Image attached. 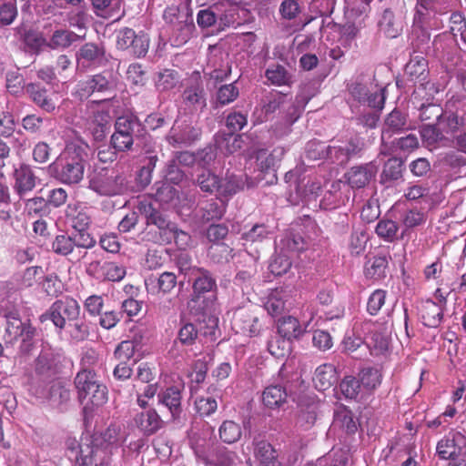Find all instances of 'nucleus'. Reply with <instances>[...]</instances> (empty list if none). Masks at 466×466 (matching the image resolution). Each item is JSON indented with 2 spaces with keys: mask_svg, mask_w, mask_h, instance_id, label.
<instances>
[{
  "mask_svg": "<svg viewBox=\"0 0 466 466\" xmlns=\"http://www.w3.org/2000/svg\"><path fill=\"white\" fill-rule=\"evenodd\" d=\"M88 145L81 139L66 144L63 154L48 166V173L66 185H76L84 178Z\"/></svg>",
  "mask_w": 466,
  "mask_h": 466,
  "instance_id": "obj_1",
  "label": "nucleus"
},
{
  "mask_svg": "<svg viewBox=\"0 0 466 466\" xmlns=\"http://www.w3.org/2000/svg\"><path fill=\"white\" fill-rule=\"evenodd\" d=\"M190 2H178L167 6L163 18L170 26L169 40L172 46H180L193 35L195 24Z\"/></svg>",
  "mask_w": 466,
  "mask_h": 466,
  "instance_id": "obj_2",
  "label": "nucleus"
},
{
  "mask_svg": "<svg viewBox=\"0 0 466 466\" xmlns=\"http://www.w3.org/2000/svg\"><path fill=\"white\" fill-rule=\"evenodd\" d=\"M74 384L77 399L84 405L85 413L93 407H101L107 401V388L94 370H80L74 379Z\"/></svg>",
  "mask_w": 466,
  "mask_h": 466,
  "instance_id": "obj_3",
  "label": "nucleus"
},
{
  "mask_svg": "<svg viewBox=\"0 0 466 466\" xmlns=\"http://www.w3.org/2000/svg\"><path fill=\"white\" fill-rule=\"evenodd\" d=\"M88 188L101 197L121 196L127 190V181L122 172L102 167L94 170L89 176Z\"/></svg>",
  "mask_w": 466,
  "mask_h": 466,
  "instance_id": "obj_4",
  "label": "nucleus"
},
{
  "mask_svg": "<svg viewBox=\"0 0 466 466\" xmlns=\"http://www.w3.org/2000/svg\"><path fill=\"white\" fill-rule=\"evenodd\" d=\"M192 301L205 310L213 309L217 302L218 285L214 274L204 268L194 269Z\"/></svg>",
  "mask_w": 466,
  "mask_h": 466,
  "instance_id": "obj_5",
  "label": "nucleus"
},
{
  "mask_svg": "<svg viewBox=\"0 0 466 466\" xmlns=\"http://www.w3.org/2000/svg\"><path fill=\"white\" fill-rule=\"evenodd\" d=\"M139 118L133 115H123L115 121V131L110 137L111 147L119 152H128L133 149L134 137L141 127Z\"/></svg>",
  "mask_w": 466,
  "mask_h": 466,
  "instance_id": "obj_6",
  "label": "nucleus"
},
{
  "mask_svg": "<svg viewBox=\"0 0 466 466\" xmlns=\"http://www.w3.org/2000/svg\"><path fill=\"white\" fill-rule=\"evenodd\" d=\"M81 308L79 303L71 297H65L55 301L49 309L39 317L41 322L50 319L56 328L62 330L67 324L79 319Z\"/></svg>",
  "mask_w": 466,
  "mask_h": 466,
  "instance_id": "obj_7",
  "label": "nucleus"
},
{
  "mask_svg": "<svg viewBox=\"0 0 466 466\" xmlns=\"http://www.w3.org/2000/svg\"><path fill=\"white\" fill-rule=\"evenodd\" d=\"M118 77L113 70L106 69L88 76L77 85L76 94L83 100L94 94H113L117 87Z\"/></svg>",
  "mask_w": 466,
  "mask_h": 466,
  "instance_id": "obj_8",
  "label": "nucleus"
},
{
  "mask_svg": "<svg viewBox=\"0 0 466 466\" xmlns=\"http://www.w3.org/2000/svg\"><path fill=\"white\" fill-rule=\"evenodd\" d=\"M263 310L255 305L242 307L234 312L232 329L236 333L257 337L263 330Z\"/></svg>",
  "mask_w": 466,
  "mask_h": 466,
  "instance_id": "obj_9",
  "label": "nucleus"
},
{
  "mask_svg": "<svg viewBox=\"0 0 466 466\" xmlns=\"http://www.w3.org/2000/svg\"><path fill=\"white\" fill-rule=\"evenodd\" d=\"M202 130L189 117L177 118L167 136V142L173 146L189 147L201 137Z\"/></svg>",
  "mask_w": 466,
  "mask_h": 466,
  "instance_id": "obj_10",
  "label": "nucleus"
},
{
  "mask_svg": "<svg viewBox=\"0 0 466 466\" xmlns=\"http://www.w3.org/2000/svg\"><path fill=\"white\" fill-rule=\"evenodd\" d=\"M365 76L361 74L358 76L353 89L351 90V96L360 106H367L370 108L383 109L385 104V88L378 91H370L364 83Z\"/></svg>",
  "mask_w": 466,
  "mask_h": 466,
  "instance_id": "obj_11",
  "label": "nucleus"
},
{
  "mask_svg": "<svg viewBox=\"0 0 466 466\" xmlns=\"http://www.w3.org/2000/svg\"><path fill=\"white\" fill-rule=\"evenodd\" d=\"M296 289L292 285L279 286L276 288L268 298L265 309L268 314L278 316L283 313L292 305V298Z\"/></svg>",
  "mask_w": 466,
  "mask_h": 466,
  "instance_id": "obj_12",
  "label": "nucleus"
},
{
  "mask_svg": "<svg viewBox=\"0 0 466 466\" xmlns=\"http://www.w3.org/2000/svg\"><path fill=\"white\" fill-rule=\"evenodd\" d=\"M25 92L33 103L42 111L55 114L59 110L56 96L38 83H30L25 86Z\"/></svg>",
  "mask_w": 466,
  "mask_h": 466,
  "instance_id": "obj_13",
  "label": "nucleus"
},
{
  "mask_svg": "<svg viewBox=\"0 0 466 466\" xmlns=\"http://www.w3.org/2000/svg\"><path fill=\"white\" fill-rule=\"evenodd\" d=\"M238 271L234 277L233 283L241 289L251 285L252 279L257 274V258L248 252H239Z\"/></svg>",
  "mask_w": 466,
  "mask_h": 466,
  "instance_id": "obj_14",
  "label": "nucleus"
},
{
  "mask_svg": "<svg viewBox=\"0 0 466 466\" xmlns=\"http://www.w3.org/2000/svg\"><path fill=\"white\" fill-rule=\"evenodd\" d=\"M186 105L199 108L201 111L207 106V94L200 76L190 78L182 94Z\"/></svg>",
  "mask_w": 466,
  "mask_h": 466,
  "instance_id": "obj_15",
  "label": "nucleus"
},
{
  "mask_svg": "<svg viewBox=\"0 0 466 466\" xmlns=\"http://www.w3.org/2000/svg\"><path fill=\"white\" fill-rule=\"evenodd\" d=\"M319 415V405L309 400H302L298 405L295 416V428L307 431L316 423Z\"/></svg>",
  "mask_w": 466,
  "mask_h": 466,
  "instance_id": "obj_16",
  "label": "nucleus"
},
{
  "mask_svg": "<svg viewBox=\"0 0 466 466\" xmlns=\"http://www.w3.org/2000/svg\"><path fill=\"white\" fill-rule=\"evenodd\" d=\"M13 177L15 179L14 189L20 198L35 187L37 177L32 167L26 163H21L18 167L15 168Z\"/></svg>",
  "mask_w": 466,
  "mask_h": 466,
  "instance_id": "obj_17",
  "label": "nucleus"
},
{
  "mask_svg": "<svg viewBox=\"0 0 466 466\" xmlns=\"http://www.w3.org/2000/svg\"><path fill=\"white\" fill-rule=\"evenodd\" d=\"M247 182V175L236 174L228 169L224 177H219L218 196L225 198L227 202L228 198L243 190Z\"/></svg>",
  "mask_w": 466,
  "mask_h": 466,
  "instance_id": "obj_18",
  "label": "nucleus"
},
{
  "mask_svg": "<svg viewBox=\"0 0 466 466\" xmlns=\"http://www.w3.org/2000/svg\"><path fill=\"white\" fill-rule=\"evenodd\" d=\"M111 116L108 111H96L88 122L87 131L96 142H103L111 130Z\"/></svg>",
  "mask_w": 466,
  "mask_h": 466,
  "instance_id": "obj_19",
  "label": "nucleus"
},
{
  "mask_svg": "<svg viewBox=\"0 0 466 466\" xmlns=\"http://www.w3.org/2000/svg\"><path fill=\"white\" fill-rule=\"evenodd\" d=\"M136 426L146 436H151L164 427V420L155 409H147L134 417Z\"/></svg>",
  "mask_w": 466,
  "mask_h": 466,
  "instance_id": "obj_20",
  "label": "nucleus"
},
{
  "mask_svg": "<svg viewBox=\"0 0 466 466\" xmlns=\"http://www.w3.org/2000/svg\"><path fill=\"white\" fill-rule=\"evenodd\" d=\"M227 203L220 199H208L200 204L196 210L195 217L201 223L220 220L226 213Z\"/></svg>",
  "mask_w": 466,
  "mask_h": 466,
  "instance_id": "obj_21",
  "label": "nucleus"
},
{
  "mask_svg": "<svg viewBox=\"0 0 466 466\" xmlns=\"http://www.w3.org/2000/svg\"><path fill=\"white\" fill-rule=\"evenodd\" d=\"M52 251L56 255L67 257L70 256L71 261H80L88 257V253L86 251L76 252L74 247V240L70 235L67 234H60L56 236L54 240L52 241Z\"/></svg>",
  "mask_w": 466,
  "mask_h": 466,
  "instance_id": "obj_22",
  "label": "nucleus"
},
{
  "mask_svg": "<svg viewBox=\"0 0 466 466\" xmlns=\"http://www.w3.org/2000/svg\"><path fill=\"white\" fill-rule=\"evenodd\" d=\"M137 208L146 220L147 226H155L158 229L167 228L171 220L153 203L147 201H140Z\"/></svg>",
  "mask_w": 466,
  "mask_h": 466,
  "instance_id": "obj_23",
  "label": "nucleus"
},
{
  "mask_svg": "<svg viewBox=\"0 0 466 466\" xmlns=\"http://www.w3.org/2000/svg\"><path fill=\"white\" fill-rule=\"evenodd\" d=\"M380 374L379 370L373 368H365L360 370L357 379L356 386H354L355 378H351V399H356L361 388L367 391L372 390L377 385L380 383Z\"/></svg>",
  "mask_w": 466,
  "mask_h": 466,
  "instance_id": "obj_24",
  "label": "nucleus"
},
{
  "mask_svg": "<svg viewBox=\"0 0 466 466\" xmlns=\"http://www.w3.org/2000/svg\"><path fill=\"white\" fill-rule=\"evenodd\" d=\"M155 198L167 208H176L180 203V192L168 182H157L155 184Z\"/></svg>",
  "mask_w": 466,
  "mask_h": 466,
  "instance_id": "obj_25",
  "label": "nucleus"
},
{
  "mask_svg": "<svg viewBox=\"0 0 466 466\" xmlns=\"http://www.w3.org/2000/svg\"><path fill=\"white\" fill-rule=\"evenodd\" d=\"M287 387L281 383L270 384L262 392V402L268 409L282 407L288 399Z\"/></svg>",
  "mask_w": 466,
  "mask_h": 466,
  "instance_id": "obj_26",
  "label": "nucleus"
},
{
  "mask_svg": "<svg viewBox=\"0 0 466 466\" xmlns=\"http://www.w3.org/2000/svg\"><path fill=\"white\" fill-rule=\"evenodd\" d=\"M106 50L103 45L86 43L76 52L78 63L83 65H101L106 61Z\"/></svg>",
  "mask_w": 466,
  "mask_h": 466,
  "instance_id": "obj_27",
  "label": "nucleus"
},
{
  "mask_svg": "<svg viewBox=\"0 0 466 466\" xmlns=\"http://www.w3.org/2000/svg\"><path fill=\"white\" fill-rule=\"evenodd\" d=\"M42 397L46 399L53 408L63 412L67 408L71 393L70 390L63 384L60 382H55L49 386L46 394Z\"/></svg>",
  "mask_w": 466,
  "mask_h": 466,
  "instance_id": "obj_28",
  "label": "nucleus"
},
{
  "mask_svg": "<svg viewBox=\"0 0 466 466\" xmlns=\"http://www.w3.org/2000/svg\"><path fill=\"white\" fill-rule=\"evenodd\" d=\"M158 402L165 405L170 411L173 420H178L182 413L181 391L176 386L167 388L157 394Z\"/></svg>",
  "mask_w": 466,
  "mask_h": 466,
  "instance_id": "obj_29",
  "label": "nucleus"
},
{
  "mask_svg": "<svg viewBox=\"0 0 466 466\" xmlns=\"http://www.w3.org/2000/svg\"><path fill=\"white\" fill-rule=\"evenodd\" d=\"M408 81L424 86L428 77L427 62L421 56H413L405 66Z\"/></svg>",
  "mask_w": 466,
  "mask_h": 466,
  "instance_id": "obj_30",
  "label": "nucleus"
},
{
  "mask_svg": "<svg viewBox=\"0 0 466 466\" xmlns=\"http://www.w3.org/2000/svg\"><path fill=\"white\" fill-rule=\"evenodd\" d=\"M309 87V86L301 87L299 93L296 96L294 103L287 110L285 121L288 125V132H290V127L299 118L304 107L313 96L308 90Z\"/></svg>",
  "mask_w": 466,
  "mask_h": 466,
  "instance_id": "obj_31",
  "label": "nucleus"
},
{
  "mask_svg": "<svg viewBox=\"0 0 466 466\" xmlns=\"http://www.w3.org/2000/svg\"><path fill=\"white\" fill-rule=\"evenodd\" d=\"M277 329L278 334L288 341L299 339L305 333V329L301 328L299 321L292 316L279 319Z\"/></svg>",
  "mask_w": 466,
  "mask_h": 466,
  "instance_id": "obj_32",
  "label": "nucleus"
},
{
  "mask_svg": "<svg viewBox=\"0 0 466 466\" xmlns=\"http://www.w3.org/2000/svg\"><path fill=\"white\" fill-rule=\"evenodd\" d=\"M254 454L258 466H283L278 459L277 451L266 441H254Z\"/></svg>",
  "mask_w": 466,
  "mask_h": 466,
  "instance_id": "obj_33",
  "label": "nucleus"
},
{
  "mask_svg": "<svg viewBox=\"0 0 466 466\" xmlns=\"http://www.w3.org/2000/svg\"><path fill=\"white\" fill-rule=\"evenodd\" d=\"M408 129L407 116L400 110L395 108L385 118L381 137L382 139H384L386 136L390 137L392 133L401 132Z\"/></svg>",
  "mask_w": 466,
  "mask_h": 466,
  "instance_id": "obj_34",
  "label": "nucleus"
},
{
  "mask_svg": "<svg viewBox=\"0 0 466 466\" xmlns=\"http://www.w3.org/2000/svg\"><path fill=\"white\" fill-rule=\"evenodd\" d=\"M16 35L18 39L32 52H38L43 46H47L48 42L37 30L19 26L16 28Z\"/></svg>",
  "mask_w": 466,
  "mask_h": 466,
  "instance_id": "obj_35",
  "label": "nucleus"
},
{
  "mask_svg": "<svg viewBox=\"0 0 466 466\" xmlns=\"http://www.w3.org/2000/svg\"><path fill=\"white\" fill-rule=\"evenodd\" d=\"M202 311V319H198L196 323L198 327V336L210 338V340L216 339V332L218 327V319L212 314L215 310V308L210 310H205L203 307H199Z\"/></svg>",
  "mask_w": 466,
  "mask_h": 466,
  "instance_id": "obj_36",
  "label": "nucleus"
},
{
  "mask_svg": "<svg viewBox=\"0 0 466 466\" xmlns=\"http://www.w3.org/2000/svg\"><path fill=\"white\" fill-rule=\"evenodd\" d=\"M381 110L369 107L360 112L355 117V129L367 131L368 134L372 135V130L377 127L380 120Z\"/></svg>",
  "mask_w": 466,
  "mask_h": 466,
  "instance_id": "obj_37",
  "label": "nucleus"
},
{
  "mask_svg": "<svg viewBox=\"0 0 466 466\" xmlns=\"http://www.w3.org/2000/svg\"><path fill=\"white\" fill-rule=\"evenodd\" d=\"M376 173L375 166L370 162L351 167V188H361L369 184Z\"/></svg>",
  "mask_w": 466,
  "mask_h": 466,
  "instance_id": "obj_38",
  "label": "nucleus"
},
{
  "mask_svg": "<svg viewBox=\"0 0 466 466\" xmlns=\"http://www.w3.org/2000/svg\"><path fill=\"white\" fill-rule=\"evenodd\" d=\"M335 380V369L329 364L318 367L312 378L313 384L319 391H324L329 389Z\"/></svg>",
  "mask_w": 466,
  "mask_h": 466,
  "instance_id": "obj_39",
  "label": "nucleus"
},
{
  "mask_svg": "<svg viewBox=\"0 0 466 466\" xmlns=\"http://www.w3.org/2000/svg\"><path fill=\"white\" fill-rule=\"evenodd\" d=\"M4 317L6 319L5 335L8 337L9 341L19 338L25 328L27 326L20 319L18 310H4Z\"/></svg>",
  "mask_w": 466,
  "mask_h": 466,
  "instance_id": "obj_40",
  "label": "nucleus"
},
{
  "mask_svg": "<svg viewBox=\"0 0 466 466\" xmlns=\"http://www.w3.org/2000/svg\"><path fill=\"white\" fill-rule=\"evenodd\" d=\"M93 8L97 16L116 21L124 15L121 2H92Z\"/></svg>",
  "mask_w": 466,
  "mask_h": 466,
  "instance_id": "obj_41",
  "label": "nucleus"
},
{
  "mask_svg": "<svg viewBox=\"0 0 466 466\" xmlns=\"http://www.w3.org/2000/svg\"><path fill=\"white\" fill-rule=\"evenodd\" d=\"M267 79L275 86H290L293 75L281 65H273L265 71Z\"/></svg>",
  "mask_w": 466,
  "mask_h": 466,
  "instance_id": "obj_42",
  "label": "nucleus"
},
{
  "mask_svg": "<svg viewBox=\"0 0 466 466\" xmlns=\"http://www.w3.org/2000/svg\"><path fill=\"white\" fill-rule=\"evenodd\" d=\"M85 37V34L78 35L68 30H56L48 42L47 46L55 48H66L73 43Z\"/></svg>",
  "mask_w": 466,
  "mask_h": 466,
  "instance_id": "obj_43",
  "label": "nucleus"
},
{
  "mask_svg": "<svg viewBox=\"0 0 466 466\" xmlns=\"http://www.w3.org/2000/svg\"><path fill=\"white\" fill-rule=\"evenodd\" d=\"M195 184L198 186L203 192L218 194L219 177L208 168L204 169L201 173L197 175Z\"/></svg>",
  "mask_w": 466,
  "mask_h": 466,
  "instance_id": "obj_44",
  "label": "nucleus"
},
{
  "mask_svg": "<svg viewBox=\"0 0 466 466\" xmlns=\"http://www.w3.org/2000/svg\"><path fill=\"white\" fill-rule=\"evenodd\" d=\"M442 317V310L437 303L428 300L423 306L421 318L425 326L429 328H437L440 325Z\"/></svg>",
  "mask_w": 466,
  "mask_h": 466,
  "instance_id": "obj_45",
  "label": "nucleus"
},
{
  "mask_svg": "<svg viewBox=\"0 0 466 466\" xmlns=\"http://www.w3.org/2000/svg\"><path fill=\"white\" fill-rule=\"evenodd\" d=\"M388 259L385 256L374 257L365 264L364 273L369 279H380L386 277Z\"/></svg>",
  "mask_w": 466,
  "mask_h": 466,
  "instance_id": "obj_46",
  "label": "nucleus"
},
{
  "mask_svg": "<svg viewBox=\"0 0 466 466\" xmlns=\"http://www.w3.org/2000/svg\"><path fill=\"white\" fill-rule=\"evenodd\" d=\"M219 439L228 444L237 442L242 435L241 427L233 420H224L218 429Z\"/></svg>",
  "mask_w": 466,
  "mask_h": 466,
  "instance_id": "obj_47",
  "label": "nucleus"
},
{
  "mask_svg": "<svg viewBox=\"0 0 466 466\" xmlns=\"http://www.w3.org/2000/svg\"><path fill=\"white\" fill-rule=\"evenodd\" d=\"M208 66L212 69L226 68V71L231 72V64L228 53L216 46H210Z\"/></svg>",
  "mask_w": 466,
  "mask_h": 466,
  "instance_id": "obj_48",
  "label": "nucleus"
},
{
  "mask_svg": "<svg viewBox=\"0 0 466 466\" xmlns=\"http://www.w3.org/2000/svg\"><path fill=\"white\" fill-rule=\"evenodd\" d=\"M350 449H340L335 451L333 456L319 458L314 463H308L305 466H348Z\"/></svg>",
  "mask_w": 466,
  "mask_h": 466,
  "instance_id": "obj_49",
  "label": "nucleus"
},
{
  "mask_svg": "<svg viewBox=\"0 0 466 466\" xmlns=\"http://www.w3.org/2000/svg\"><path fill=\"white\" fill-rule=\"evenodd\" d=\"M403 161L398 157H391L388 159L381 173V179L383 181H394L402 177Z\"/></svg>",
  "mask_w": 466,
  "mask_h": 466,
  "instance_id": "obj_50",
  "label": "nucleus"
},
{
  "mask_svg": "<svg viewBox=\"0 0 466 466\" xmlns=\"http://www.w3.org/2000/svg\"><path fill=\"white\" fill-rule=\"evenodd\" d=\"M463 438L464 437L461 433H457L453 439H445L440 441L437 445L438 455L444 460H455L459 455L457 452L455 441L458 439Z\"/></svg>",
  "mask_w": 466,
  "mask_h": 466,
  "instance_id": "obj_51",
  "label": "nucleus"
},
{
  "mask_svg": "<svg viewBox=\"0 0 466 466\" xmlns=\"http://www.w3.org/2000/svg\"><path fill=\"white\" fill-rule=\"evenodd\" d=\"M237 459L234 451L225 447H218L209 458V463L214 466H233Z\"/></svg>",
  "mask_w": 466,
  "mask_h": 466,
  "instance_id": "obj_52",
  "label": "nucleus"
},
{
  "mask_svg": "<svg viewBox=\"0 0 466 466\" xmlns=\"http://www.w3.org/2000/svg\"><path fill=\"white\" fill-rule=\"evenodd\" d=\"M420 119L423 123L441 124L443 109L436 104L422 105L420 108Z\"/></svg>",
  "mask_w": 466,
  "mask_h": 466,
  "instance_id": "obj_53",
  "label": "nucleus"
},
{
  "mask_svg": "<svg viewBox=\"0 0 466 466\" xmlns=\"http://www.w3.org/2000/svg\"><path fill=\"white\" fill-rule=\"evenodd\" d=\"M438 123H423L420 133L422 142L427 146H433L443 138L442 132L437 127Z\"/></svg>",
  "mask_w": 466,
  "mask_h": 466,
  "instance_id": "obj_54",
  "label": "nucleus"
},
{
  "mask_svg": "<svg viewBox=\"0 0 466 466\" xmlns=\"http://www.w3.org/2000/svg\"><path fill=\"white\" fill-rule=\"evenodd\" d=\"M291 266L292 262L286 254L278 253L272 257L268 269L275 276H282L289 272Z\"/></svg>",
  "mask_w": 466,
  "mask_h": 466,
  "instance_id": "obj_55",
  "label": "nucleus"
},
{
  "mask_svg": "<svg viewBox=\"0 0 466 466\" xmlns=\"http://www.w3.org/2000/svg\"><path fill=\"white\" fill-rule=\"evenodd\" d=\"M199 339L198 327L191 322L182 324L177 333V340L183 346H192Z\"/></svg>",
  "mask_w": 466,
  "mask_h": 466,
  "instance_id": "obj_56",
  "label": "nucleus"
},
{
  "mask_svg": "<svg viewBox=\"0 0 466 466\" xmlns=\"http://www.w3.org/2000/svg\"><path fill=\"white\" fill-rule=\"evenodd\" d=\"M330 149L329 147L319 141H309L306 146L305 157L308 160H320L329 156Z\"/></svg>",
  "mask_w": 466,
  "mask_h": 466,
  "instance_id": "obj_57",
  "label": "nucleus"
},
{
  "mask_svg": "<svg viewBox=\"0 0 466 466\" xmlns=\"http://www.w3.org/2000/svg\"><path fill=\"white\" fill-rule=\"evenodd\" d=\"M379 25L380 30H382L384 34L390 38L396 37L400 31V26L396 25L394 22L393 13L389 9L384 11L383 15L379 22Z\"/></svg>",
  "mask_w": 466,
  "mask_h": 466,
  "instance_id": "obj_58",
  "label": "nucleus"
},
{
  "mask_svg": "<svg viewBox=\"0 0 466 466\" xmlns=\"http://www.w3.org/2000/svg\"><path fill=\"white\" fill-rule=\"evenodd\" d=\"M238 88L234 83L222 85L217 91V104L220 106L228 105L233 102L238 96Z\"/></svg>",
  "mask_w": 466,
  "mask_h": 466,
  "instance_id": "obj_59",
  "label": "nucleus"
},
{
  "mask_svg": "<svg viewBox=\"0 0 466 466\" xmlns=\"http://www.w3.org/2000/svg\"><path fill=\"white\" fill-rule=\"evenodd\" d=\"M149 46V38L147 34L140 32L136 34V38L127 51L136 57H143L147 55Z\"/></svg>",
  "mask_w": 466,
  "mask_h": 466,
  "instance_id": "obj_60",
  "label": "nucleus"
},
{
  "mask_svg": "<svg viewBox=\"0 0 466 466\" xmlns=\"http://www.w3.org/2000/svg\"><path fill=\"white\" fill-rule=\"evenodd\" d=\"M287 95L281 92H271L266 98L263 105V111L266 115L276 112L286 102Z\"/></svg>",
  "mask_w": 466,
  "mask_h": 466,
  "instance_id": "obj_61",
  "label": "nucleus"
},
{
  "mask_svg": "<svg viewBox=\"0 0 466 466\" xmlns=\"http://www.w3.org/2000/svg\"><path fill=\"white\" fill-rule=\"evenodd\" d=\"M25 209L30 216H44L49 212V205L47 199L42 197H35L26 201Z\"/></svg>",
  "mask_w": 466,
  "mask_h": 466,
  "instance_id": "obj_62",
  "label": "nucleus"
},
{
  "mask_svg": "<svg viewBox=\"0 0 466 466\" xmlns=\"http://www.w3.org/2000/svg\"><path fill=\"white\" fill-rule=\"evenodd\" d=\"M228 235V227L225 223H213L206 230V238L209 242L218 244Z\"/></svg>",
  "mask_w": 466,
  "mask_h": 466,
  "instance_id": "obj_63",
  "label": "nucleus"
},
{
  "mask_svg": "<svg viewBox=\"0 0 466 466\" xmlns=\"http://www.w3.org/2000/svg\"><path fill=\"white\" fill-rule=\"evenodd\" d=\"M217 155L218 147L214 144H208L196 152L197 162L204 168L208 167L216 160Z\"/></svg>",
  "mask_w": 466,
  "mask_h": 466,
  "instance_id": "obj_64",
  "label": "nucleus"
}]
</instances>
